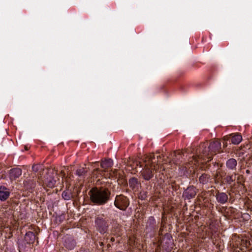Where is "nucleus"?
Returning <instances> with one entry per match:
<instances>
[{
    "instance_id": "1",
    "label": "nucleus",
    "mask_w": 252,
    "mask_h": 252,
    "mask_svg": "<svg viewBox=\"0 0 252 252\" xmlns=\"http://www.w3.org/2000/svg\"><path fill=\"white\" fill-rule=\"evenodd\" d=\"M161 157L159 155L151 154L144 158V168L141 172L143 178L147 181L150 180L154 176V171H157L161 167Z\"/></svg>"
},
{
    "instance_id": "2",
    "label": "nucleus",
    "mask_w": 252,
    "mask_h": 252,
    "mask_svg": "<svg viewBox=\"0 0 252 252\" xmlns=\"http://www.w3.org/2000/svg\"><path fill=\"white\" fill-rule=\"evenodd\" d=\"M221 144L219 141H215L211 142L209 146L207 148L209 150L208 151L207 150L203 151L202 154L198 156H193L192 158L189 160V164L190 165H196L200 162L209 161L212 159V156L214 154H215L217 152L219 151L220 148Z\"/></svg>"
},
{
    "instance_id": "3",
    "label": "nucleus",
    "mask_w": 252,
    "mask_h": 252,
    "mask_svg": "<svg viewBox=\"0 0 252 252\" xmlns=\"http://www.w3.org/2000/svg\"><path fill=\"white\" fill-rule=\"evenodd\" d=\"M89 194L91 201L98 205L106 203L110 196V192L108 189L103 188H93L90 191Z\"/></svg>"
},
{
    "instance_id": "4",
    "label": "nucleus",
    "mask_w": 252,
    "mask_h": 252,
    "mask_svg": "<svg viewBox=\"0 0 252 252\" xmlns=\"http://www.w3.org/2000/svg\"><path fill=\"white\" fill-rule=\"evenodd\" d=\"M115 205L116 207L122 210H125L129 205L127 198L124 195H117L116 197Z\"/></svg>"
},
{
    "instance_id": "5",
    "label": "nucleus",
    "mask_w": 252,
    "mask_h": 252,
    "mask_svg": "<svg viewBox=\"0 0 252 252\" xmlns=\"http://www.w3.org/2000/svg\"><path fill=\"white\" fill-rule=\"evenodd\" d=\"M97 229L101 233H105L107 230V225L102 218L97 217L95 221Z\"/></svg>"
},
{
    "instance_id": "6",
    "label": "nucleus",
    "mask_w": 252,
    "mask_h": 252,
    "mask_svg": "<svg viewBox=\"0 0 252 252\" xmlns=\"http://www.w3.org/2000/svg\"><path fill=\"white\" fill-rule=\"evenodd\" d=\"M196 194V189L193 187H189L183 192V197L185 199H190L193 198Z\"/></svg>"
},
{
    "instance_id": "7",
    "label": "nucleus",
    "mask_w": 252,
    "mask_h": 252,
    "mask_svg": "<svg viewBox=\"0 0 252 252\" xmlns=\"http://www.w3.org/2000/svg\"><path fill=\"white\" fill-rule=\"evenodd\" d=\"M22 174V171L20 168H14L10 170L9 177L10 180H14L19 178Z\"/></svg>"
},
{
    "instance_id": "8",
    "label": "nucleus",
    "mask_w": 252,
    "mask_h": 252,
    "mask_svg": "<svg viewBox=\"0 0 252 252\" xmlns=\"http://www.w3.org/2000/svg\"><path fill=\"white\" fill-rule=\"evenodd\" d=\"M10 194L9 190L4 187H0V200L4 201L8 198Z\"/></svg>"
},
{
    "instance_id": "9",
    "label": "nucleus",
    "mask_w": 252,
    "mask_h": 252,
    "mask_svg": "<svg viewBox=\"0 0 252 252\" xmlns=\"http://www.w3.org/2000/svg\"><path fill=\"white\" fill-rule=\"evenodd\" d=\"M35 240V236L32 232L29 231L26 233L25 236V241L28 244L33 243Z\"/></svg>"
},
{
    "instance_id": "10",
    "label": "nucleus",
    "mask_w": 252,
    "mask_h": 252,
    "mask_svg": "<svg viewBox=\"0 0 252 252\" xmlns=\"http://www.w3.org/2000/svg\"><path fill=\"white\" fill-rule=\"evenodd\" d=\"M217 201L221 204H224L228 200V196L224 192L219 193L216 195Z\"/></svg>"
},
{
    "instance_id": "11",
    "label": "nucleus",
    "mask_w": 252,
    "mask_h": 252,
    "mask_svg": "<svg viewBox=\"0 0 252 252\" xmlns=\"http://www.w3.org/2000/svg\"><path fill=\"white\" fill-rule=\"evenodd\" d=\"M230 136H231L232 143L235 145L239 144L242 140V135L238 133L231 134Z\"/></svg>"
},
{
    "instance_id": "12",
    "label": "nucleus",
    "mask_w": 252,
    "mask_h": 252,
    "mask_svg": "<svg viewBox=\"0 0 252 252\" xmlns=\"http://www.w3.org/2000/svg\"><path fill=\"white\" fill-rule=\"evenodd\" d=\"M113 165V161L110 159H105L101 163V166L102 168L106 169Z\"/></svg>"
},
{
    "instance_id": "13",
    "label": "nucleus",
    "mask_w": 252,
    "mask_h": 252,
    "mask_svg": "<svg viewBox=\"0 0 252 252\" xmlns=\"http://www.w3.org/2000/svg\"><path fill=\"white\" fill-rule=\"evenodd\" d=\"M237 165V161L234 158H230L226 162L227 168L230 169H234Z\"/></svg>"
},
{
    "instance_id": "14",
    "label": "nucleus",
    "mask_w": 252,
    "mask_h": 252,
    "mask_svg": "<svg viewBox=\"0 0 252 252\" xmlns=\"http://www.w3.org/2000/svg\"><path fill=\"white\" fill-rule=\"evenodd\" d=\"M129 185L132 189H136L138 187L137 179L134 178L130 179L129 180Z\"/></svg>"
},
{
    "instance_id": "15",
    "label": "nucleus",
    "mask_w": 252,
    "mask_h": 252,
    "mask_svg": "<svg viewBox=\"0 0 252 252\" xmlns=\"http://www.w3.org/2000/svg\"><path fill=\"white\" fill-rule=\"evenodd\" d=\"M209 180V176L207 174H202L199 177V181L203 184H206Z\"/></svg>"
},
{
    "instance_id": "16",
    "label": "nucleus",
    "mask_w": 252,
    "mask_h": 252,
    "mask_svg": "<svg viewBox=\"0 0 252 252\" xmlns=\"http://www.w3.org/2000/svg\"><path fill=\"white\" fill-rule=\"evenodd\" d=\"M62 196L65 200H68L71 198V194L66 191H64L63 192Z\"/></svg>"
},
{
    "instance_id": "17",
    "label": "nucleus",
    "mask_w": 252,
    "mask_h": 252,
    "mask_svg": "<svg viewBox=\"0 0 252 252\" xmlns=\"http://www.w3.org/2000/svg\"><path fill=\"white\" fill-rule=\"evenodd\" d=\"M85 170L83 168L79 169L76 171V174L79 176H81L85 173Z\"/></svg>"
},
{
    "instance_id": "18",
    "label": "nucleus",
    "mask_w": 252,
    "mask_h": 252,
    "mask_svg": "<svg viewBox=\"0 0 252 252\" xmlns=\"http://www.w3.org/2000/svg\"><path fill=\"white\" fill-rule=\"evenodd\" d=\"M234 180L232 176H229L226 178V182L229 184H231Z\"/></svg>"
},
{
    "instance_id": "19",
    "label": "nucleus",
    "mask_w": 252,
    "mask_h": 252,
    "mask_svg": "<svg viewBox=\"0 0 252 252\" xmlns=\"http://www.w3.org/2000/svg\"><path fill=\"white\" fill-rule=\"evenodd\" d=\"M68 248L70 249H72L73 248V246H71L70 247H69Z\"/></svg>"
},
{
    "instance_id": "20",
    "label": "nucleus",
    "mask_w": 252,
    "mask_h": 252,
    "mask_svg": "<svg viewBox=\"0 0 252 252\" xmlns=\"http://www.w3.org/2000/svg\"><path fill=\"white\" fill-rule=\"evenodd\" d=\"M100 246H102L103 243L102 242H100Z\"/></svg>"
},
{
    "instance_id": "21",
    "label": "nucleus",
    "mask_w": 252,
    "mask_h": 252,
    "mask_svg": "<svg viewBox=\"0 0 252 252\" xmlns=\"http://www.w3.org/2000/svg\"><path fill=\"white\" fill-rule=\"evenodd\" d=\"M114 240V238H111V241H113Z\"/></svg>"
}]
</instances>
